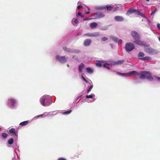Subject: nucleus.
<instances>
[{"label": "nucleus", "instance_id": "nucleus-1", "mask_svg": "<svg viewBox=\"0 0 160 160\" xmlns=\"http://www.w3.org/2000/svg\"><path fill=\"white\" fill-rule=\"evenodd\" d=\"M120 75L123 76H129L132 74L135 75L136 76H139V78L141 79H147L148 80L152 81L153 80V78L152 77L151 73L149 71H143L141 72L140 73L137 72L136 71H132L128 73H121L117 72Z\"/></svg>", "mask_w": 160, "mask_h": 160}, {"label": "nucleus", "instance_id": "nucleus-2", "mask_svg": "<svg viewBox=\"0 0 160 160\" xmlns=\"http://www.w3.org/2000/svg\"><path fill=\"white\" fill-rule=\"evenodd\" d=\"M41 105L43 106L47 107L51 103V98L49 96H43L40 99Z\"/></svg>", "mask_w": 160, "mask_h": 160}, {"label": "nucleus", "instance_id": "nucleus-3", "mask_svg": "<svg viewBox=\"0 0 160 160\" xmlns=\"http://www.w3.org/2000/svg\"><path fill=\"white\" fill-rule=\"evenodd\" d=\"M131 35L135 40L133 42L134 43L139 46L142 44L144 45V42L140 40V35L137 32L135 31H132Z\"/></svg>", "mask_w": 160, "mask_h": 160}, {"label": "nucleus", "instance_id": "nucleus-4", "mask_svg": "<svg viewBox=\"0 0 160 160\" xmlns=\"http://www.w3.org/2000/svg\"><path fill=\"white\" fill-rule=\"evenodd\" d=\"M144 45H141L140 46H143L144 47V51L150 54H156L157 51L152 48L150 47L149 44H148L146 42H144Z\"/></svg>", "mask_w": 160, "mask_h": 160}, {"label": "nucleus", "instance_id": "nucleus-5", "mask_svg": "<svg viewBox=\"0 0 160 160\" xmlns=\"http://www.w3.org/2000/svg\"><path fill=\"white\" fill-rule=\"evenodd\" d=\"M134 48V45L132 43H127L126 44L125 49L127 52L131 51Z\"/></svg>", "mask_w": 160, "mask_h": 160}, {"label": "nucleus", "instance_id": "nucleus-6", "mask_svg": "<svg viewBox=\"0 0 160 160\" xmlns=\"http://www.w3.org/2000/svg\"><path fill=\"white\" fill-rule=\"evenodd\" d=\"M56 58L59 62L64 63L67 62V58L65 56H60L59 55H57L56 57Z\"/></svg>", "mask_w": 160, "mask_h": 160}, {"label": "nucleus", "instance_id": "nucleus-7", "mask_svg": "<svg viewBox=\"0 0 160 160\" xmlns=\"http://www.w3.org/2000/svg\"><path fill=\"white\" fill-rule=\"evenodd\" d=\"M94 19L99 18H103L105 16L104 13L101 12H98L93 14Z\"/></svg>", "mask_w": 160, "mask_h": 160}, {"label": "nucleus", "instance_id": "nucleus-8", "mask_svg": "<svg viewBox=\"0 0 160 160\" xmlns=\"http://www.w3.org/2000/svg\"><path fill=\"white\" fill-rule=\"evenodd\" d=\"M9 132L11 133V135H14L17 137H18V132L15 131L14 128H12L9 130Z\"/></svg>", "mask_w": 160, "mask_h": 160}, {"label": "nucleus", "instance_id": "nucleus-9", "mask_svg": "<svg viewBox=\"0 0 160 160\" xmlns=\"http://www.w3.org/2000/svg\"><path fill=\"white\" fill-rule=\"evenodd\" d=\"M92 41L90 39H86L84 42V45L85 46H89L91 44Z\"/></svg>", "mask_w": 160, "mask_h": 160}, {"label": "nucleus", "instance_id": "nucleus-10", "mask_svg": "<svg viewBox=\"0 0 160 160\" xmlns=\"http://www.w3.org/2000/svg\"><path fill=\"white\" fill-rule=\"evenodd\" d=\"M106 8L107 9L108 11H111L113 9V6H106ZM104 8H105L101 7L99 8V9L101 10H102Z\"/></svg>", "mask_w": 160, "mask_h": 160}, {"label": "nucleus", "instance_id": "nucleus-11", "mask_svg": "<svg viewBox=\"0 0 160 160\" xmlns=\"http://www.w3.org/2000/svg\"><path fill=\"white\" fill-rule=\"evenodd\" d=\"M115 19L117 21H122L123 20V18L122 16H116L115 17Z\"/></svg>", "mask_w": 160, "mask_h": 160}, {"label": "nucleus", "instance_id": "nucleus-12", "mask_svg": "<svg viewBox=\"0 0 160 160\" xmlns=\"http://www.w3.org/2000/svg\"><path fill=\"white\" fill-rule=\"evenodd\" d=\"M139 59L141 60H150L152 59V58L149 56H146L143 58H141Z\"/></svg>", "mask_w": 160, "mask_h": 160}, {"label": "nucleus", "instance_id": "nucleus-13", "mask_svg": "<svg viewBox=\"0 0 160 160\" xmlns=\"http://www.w3.org/2000/svg\"><path fill=\"white\" fill-rule=\"evenodd\" d=\"M90 27L92 28H94L98 26V24L96 22H94L91 23L90 25Z\"/></svg>", "mask_w": 160, "mask_h": 160}, {"label": "nucleus", "instance_id": "nucleus-14", "mask_svg": "<svg viewBox=\"0 0 160 160\" xmlns=\"http://www.w3.org/2000/svg\"><path fill=\"white\" fill-rule=\"evenodd\" d=\"M99 35L100 34L98 32L91 33V37H98Z\"/></svg>", "mask_w": 160, "mask_h": 160}, {"label": "nucleus", "instance_id": "nucleus-15", "mask_svg": "<svg viewBox=\"0 0 160 160\" xmlns=\"http://www.w3.org/2000/svg\"><path fill=\"white\" fill-rule=\"evenodd\" d=\"M63 50L66 52H73L72 51V50L69 48H68L66 47H63Z\"/></svg>", "mask_w": 160, "mask_h": 160}, {"label": "nucleus", "instance_id": "nucleus-16", "mask_svg": "<svg viewBox=\"0 0 160 160\" xmlns=\"http://www.w3.org/2000/svg\"><path fill=\"white\" fill-rule=\"evenodd\" d=\"M84 67V65L82 63L80 64L79 66L78 71L80 72H81L82 71V69Z\"/></svg>", "mask_w": 160, "mask_h": 160}, {"label": "nucleus", "instance_id": "nucleus-17", "mask_svg": "<svg viewBox=\"0 0 160 160\" xmlns=\"http://www.w3.org/2000/svg\"><path fill=\"white\" fill-rule=\"evenodd\" d=\"M136 11V10H134L133 9H129L127 12V14H128L129 13L131 14L134 12H135Z\"/></svg>", "mask_w": 160, "mask_h": 160}, {"label": "nucleus", "instance_id": "nucleus-18", "mask_svg": "<svg viewBox=\"0 0 160 160\" xmlns=\"http://www.w3.org/2000/svg\"><path fill=\"white\" fill-rule=\"evenodd\" d=\"M124 61V60H118L115 62L114 64L117 65L121 64L123 63Z\"/></svg>", "mask_w": 160, "mask_h": 160}, {"label": "nucleus", "instance_id": "nucleus-19", "mask_svg": "<svg viewBox=\"0 0 160 160\" xmlns=\"http://www.w3.org/2000/svg\"><path fill=\"white\" fill-rule=\"evenodd\" d=\"M110 38L112 39L114 41L116 42H118L119 40L118 39L113 36H110Z\"/></svg>", "mask_w": 160, "mask_h": 160}, {"label": "nucleus", "instance_id": "nucleus-20", "mask_svg": "<svg viewBox=\"0 0 160 160\" xmlns=\"http://www.w3.org/2000/svg\"><path fill=\"white\" fill-rule=\"evenodd\" d=\"M28 122V121H26L21 122L19 125L21 126H23L27 125Z\"/></svg>", "mask_w": 160, "mask_h": 160}, {"label": "nucleus", "instance_id": "nucleus-21", "mask_svg": "<svg viewBox=\"0 0 160 160\" xmlns=\"http://www.w3.org/2000/svg\"><path fill=\"white\" fill-rule=\"evenodd\" d=\"M9 101H10L11 103L12 107H13L14 106V105L16 103V101L15 100L11 99H9Z\"/></svg>", "mask_w": 160, "mask_h": 160}, {"label": "nucleus", "instance_id": "nucleus-22", "mask_svg": "<svg viewBox=\"0 0 160 160\" xmlns=\"http://www.w3.org/2000/svg\"><path fill=\"white\" fill-rule=\"evenodd\" d=\"M87 72L89 73H92L93 72V70L91 68H86Z\"/></svg>", "mask_w": 160, "mask_h": 160}, {"label": "nucleus", "instance_id": "nucleus-23", "mask_svg": "<svg viewBox=\"0 0 160 160\" xmlns=\"http://www.w3.org/2000/svg\"><path fill=\"white\" fill-rule=\"evenodd\" d=\"M13 142V139L11 138L9 139L8 141V143L9 145L12 144Z\"/></svg>", "mask_w": 160, "mask_h": 160}, {"label": "nucleus", "instance_id": "nucleus-24", "mask_svg": "<svg viewBox=\"0 0 160 160\" xmlns=\"http://www.w3.org/2000/svg\"><path fill=\"white\" fill-rule=\"evenodd\" d=\"M144 55V53L143 52H140L138 54V57H143Z\"/></svg>", "mask_w": 160, "mask_h": 160}, {"label": "nucleus", "instance_id": "nucleus-25", "mask_svg": "<svg viewBox=\"0 0 160 160\" xmlns=\"http://www.w3.org/2000/svg\"><path fill=\"white\" fill-rule=\"evenodd\" d=\"M95 96L94 94H92L91 95H87L86 97L87 98H92L93 97Z\"/></svg>", "mask_w": 160, "mask_h": 160}, {"label": "nucleus", "instance_id": "nucleus-26", "mask_svg": "<svg viewBox=\"0 0 160 160\" xmlns=\"http://www.w3.org/2000/svg\"><path fill=\"white\" fill-rule=\"evenodd\" d=\"M8 134L6 133L3 132L2 133L1 136L4 138H6L8 136Z\"/></svg>", "mask_w": 160, "mask_h": 160}, {"label": "nucleus", "instance_id": "nucleus-27", "mask_svg": "<svg viewBox=\"0 0 160 160\" xmlns=\"http://www.w3.org/2000/svg\"><path fill=\"white\" fill-rule=\"evenodd\" d=\"M101 62H99L96 63V66L99 67H102L103 65L101 63Z\"/></svg>", "mask_w": 160, "mask_h": 160}, {"label": "nucleus", "instance_id": "nucleus-28", "mask_svg": "<svg viewBox=\"0 0 160 160\" xmlns=\"http://www.w3.org/2000/svg\"><path fill=\"white\" fill-rule=\"evenodd\" d=\"M72 112L71 110H70L63 112V114L64 115H67L70 113Z\"/></svg>", "mask_w": 160, "mask_h": 160}, {"label": "nucleus", "instance_id": "nucleus-29", "mask_svg": "<svg viewBox=\"0 0 160 160\" xmlns=\"http://www.w3.org/2000/svg\"><path fill=\"white\" fill-rule=\"evenodd\" d=\"M109 64L108 63H105L102 66L103 67L106 68H107L109 69V68L108 67Z\"/></svg>", "mask_w": 160, "mask_h": 160}, {"label": "nucleus", "instance_id": "nucleus-30", "mask_svg": "<svg viewBox=\"0 0 160 160\" xmlns=\"http://www.w3.org/2000/svg\"><path fill=\"white\" fill-rule=\"evenodd\" d=\"M93 87V85H91L88 89L87 90V92L89 93L92 90V88Z\"/></svg>", "mask_w": 160, "mask_h": 160}, {"label": "nucleus", "instance_id": "nucleus-31", "mask_svg": "<svg viewBox=\"0 0 160 160\" xmlns=\"http://www.w3.org/2000/svg\"><path fill=\"white\" fill-rule=\"evenodd\" d=\"M84 36L91 37V33H88L85 34Z\"/></svg>", "mask_w": 160, "mask_h": 160}, {"label": "nucleus", "instance_id": "nucleus-32", "mask_svg": "<svg viewBox=\"0 0 160 160\" xmlns=\"http://www.w3.org/2000/svg\"><path fill=\"white\" fill-rule=\"evenodd\" d=\"M157 10V8H155L154 10L152 11V12L151 13V15H153L155 13V12Z\"/></svg>", "mask_w": 160, "mask_h": 160}, {"label": "nucleus", "instance_id": "nucleus-33", "mask_svg": "<svg viewBox=\"0 0 160 160\" xmlns=\"http://www.w3.org/2000/svg\"><path fill=\"white\" fill-rule=\"evenodd\" d=\"M107 40H108V38H106V37H103L102 39V41H106Z\"/></svg>", "mask_w": 160, "mask_h": 160}, {"label": "nucleus", "instance_id": "nucleus-34", "mask_svg": "<svg viewBox=\"0 0 160 160\" xmlns=\"http://www.w3.org/2000/svg\"><path fill=\"white\" fill-rule=\"evenodd\" d=\"M83 8V6L82 5H79L77 6V9H80L82 8Z\"/></svg>", "mask_w": 160, "mask_h": 160}, {"label": "nucleus", "instance_id": "nucleus-35", "mask_svg": "<svg viewBox=\"0 0 160 160\" xmlns=\"http://www.w3.org/2000/svg\"><path fill=\"white\" fill-rule=\"evenodd\" d=\"M92 18H85L83 19V20L84 21H87V20H90L91 19H92Z\"/></svg>", "mask_w": 160, "mask_h": 160}, {"label": "nucleus", "instance_id": "nucleus-36", "mask_svg": "<svg viewBox=\"0 0 160 160\" xmlns=\"http://www.w3.org/2000/svg\"><path fill=\"white\" fill-rule=\"evenodd\" d=\"M78 19H75V20L74 21V23L76 24H78Z\"/></svg>", "mask_w": 160, "mask_h": 160}, {"label": "nucleus", "instance_id": "nucleus-37", "mask_svg": "<svg viewBox=\"0 0 160 160\" xmlns=\"http://www.w3.org/2000/svg\"><path fill=\"white\" fill-rule=\"evenodd\" d=\"M137 13L138 15H139L141 16H142L143 15V14L139 11H137Z\"/></svg>", "mask_w": 160, "mask_h": 160}, {"label": "nucleus", "instance_id": "nucleus-38", "mask_svg": "<svg viewBox=\"0 0 160 160\" xmlns=\"http://www.w3.org/2000/svg\"><path fill=\"white\" fill-rule=\"evenodd\" d=\"M82 78L86 82H88V81H87V80L85 79V78L83 76H82Z\"/></svg>", "mask_w": 160, "mask_h": 160}, {"label": "nucleus", "instance_id": "nucleus-39", "mask_svg": "<svg viewBox=\"0 0 160 160\" xmlns=\"http://www.w3.org/2000/svg\"><path fill=\"white\" fill-rule=\"evenodd\" d=\"M157 27L160 30V23H158L157 24Z\"/></svg>", "mask_w": 160, "mask_h": 160}, {"label": "nucleus", "instance_id": "nucleus-40", "mask_svg": "<svg viewBox=\"0 0 160 160\" xmlns=\"http://www.w3.org/2000/svg\"><path fill=\"white\" fill-rule=\"evenodd\" d=\"M43 114H41V115H38L36 116V117L37 118H39V117H42L43 116Z\"/></svg>", "mask_w": 160, "mask_h": 160}, {"label": "nucleus", "instance_id": "nucleus-41", "mask_svg": "<svg viewBox=\"0 0 160 160\" xmlns=\"http://www.w3.org/2000/svg\"><path fill=\"white\" fill-rule=\"evenodd\" d=\"M81 15H82V14L80 12H78V14L77 15V17H78V16H81Z\"/></svg>", "mask_w": 160, "mask_h": 160}, {"label": "nucleus", "instance_id": "nucleus-42", "mask_svg": "<svg viewBox=\"0 0 160 160\" xmlns=\"http://www.w3.org/2000/svg\"><path fill=\"white\" fill-rule=\"evenodd\" d=\"M59 160H67L66 159L63 158H60L59 159Z\"/></svg>", "mask_w": 160, "mask_h": 160}, {"label": "nucleus", "instance_id": "nucleus-43", "mask_svg": "<svg viewBox=\"0 0 160 160\" xmlns=\"http://www.w3.org/2000/svg\"><path fill=\"white\" fill-rule=\"evenodd\" d=\"M81 34V33H80V32H79V33H78L77 34V35H80Z\"/></svg>", "mask_w": 160, "mask_h": 160}, {"label": "nucleus", "instance_id": "nucleus-44", "mask_svg": "<svg viewBox=\"0 0 160 160\" xmlns=\"http://www.w3.org/2000/svg\"><path fill=\"white\" fill-rule=\"evenodd\" d=\"M90 13V12H88L86 13V14H89Z\"/></svg>", "mask_w": 160, "mask_h": 160}, {"label": "nucleus", "instance_id": "nucleus-45", "mask_svg": "<svg viewBox=\"0 0 160 160\" xmlns=\"http://www.w3.org/2000/svg\"><path fill=\"white\" fill-rule=\"evenodd\" d=\"M157 79L158 80H160V77H158Z\"/></svg>", "mask_w": 160, "mask_h": 160}, {"label": "nucleus", "instance_id": "nucleus-46", "mask_svg": "<svg viewBox=\"0 0 160 160\" xmlns=\"http://www.w3.org/2000/svg\"><path fill=\"white\" fill-rule=\"evenodd\" d=\"M81 17V18H83V15H82H82H81V16H80Z\"/></svg>", "mask_w": 160, "mask_h": 160}, {"label": "nucleus", "instance_id": "nucleus-47", "mask_svg": "<svg viewBox=\"0 0 160 160\" xmlns=\"http://www.w3.org/2000/svg\"><path fill=\"white\" fill-rule=\"evenodd\" d=\"M67 66L68 67H69V65L68 64H67Z\"/></svg>", "mask_w": 160, "mask_h": 160}, {"label": "nucleus", "instance_id": "nucleus-48", "mask_svg": "<svg viewBox=\"0 0 160 160\" xmlns=\"http://www.w3.org/2000/svg\"><path fill=\"white\" fill-rule=\"evenodd\" d=\"M159 41H160V37H159Z\"/></svg>", "mask_w": 160, "mask_h": 160}, {"label": "nucleus", "instance_id": "nucleus-49", "mask_svg": "<svg viewBox=\"0 0 160 160\" xmlns=\"http://www.w3.org/2000/svg\"><path fill=\"white\" fill-rule=\"evenodd\" d=\"M146 0L147 1H148H148H149V0Z\"/></svg>", "mask_w": 160, "mask_h": 160}, {"label": "nucleus", "instance_id": "nucleus-50", "mask_svg": "<svg viewBox=\"0 0 160 160\" xmlns=\"http://www.w3.org/2000/svg\"><path fill=\"white\" fill-rule=\"evenodd\" d=\"M79 52V51H78V52Z\"/></svg>", "mask_w": 160, "mask_h": 160}]
</instances>
